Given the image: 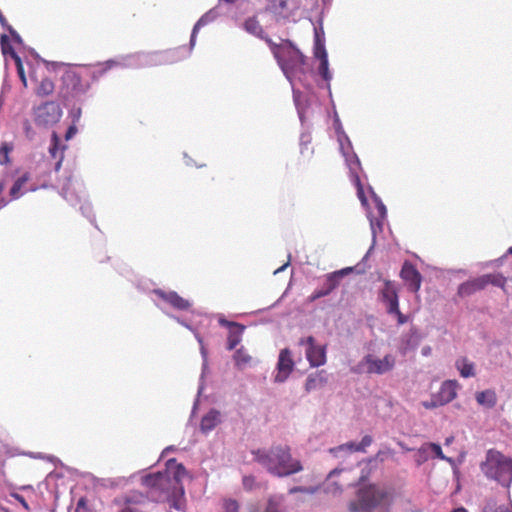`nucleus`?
<instances>
[{"mask_svg": "<svg viewBox=\"0 0 512 512\" xmlns=\"http://www.w3.org/2000/svg\"><path fill=\"white\" fill-rule=\"evenodd\" d=\"M186 474L182 464L170 459L164 471L148 474L143 477L142 482L153 501L168 502L172 508L180 510L184 502L182 480Z\"/></svg>", "mask_w": 512, "mask_h": 512, "instance_id": "nucleus-1", "label": "nucleus"}, {"mask_svg": "<svg viewBox=\"0 0 512 512\" xmlns=\"http://www.w3.org/2000/svg\"><path fill=\"white\" fill-rule=\"evenodd\" d=\"M256 462L276 477H286L302 471L299 460L294 459L287 445H273L269 450L259 449L253 452Z\"/></svg>", "mask_w": 512, "mask_h": 512, "instance_id": "nucleus-2", "label": "nucleus"}, {"mask_svg": "<svg viewBox=\"0 0 512 512\" xmlns=\"http://www.w3.org/2000/svg\"><path fill=\"white\" fill-rule=\"evenodd\" d=\"M393 491L377 484L365 485L358 489L357 500L349 504L350 512H373L380 508L388 512L393 503Z\"/></svg>", "mask_w": 512, "mask_h": 512, "instance_id": "nucleus-3", "label": "nucleus"}, {"mask_svg": "<svg viewBox=\"0 0 512 512\" xmlns=\"http://www.w3.org/2000/svg\"><path fill=\"white\" fill-rule=\"evenodd\" d=\"M266 43L289 80L304 74L306 58L289 40H282L277 44L271 39H266Z\"/></svg>", "mask_w": 512, "mask_h": 512, "instance_id": "nucleus-4", "label": "nucleus"}, {"mask_svg": "<svg viewBox=\"0 0 512 512\" xmlns=\"http://www.w3.org/2000/svg\"><path fill=\"white\" fill-rule=\"evenodd\" d=\"M482 472L501 485L508 487L512 482V459L504 456L499 451L490 449L486 454V460L481 464Z\"/></svg>", "mask_w": 512, "mask_h": 512, "instance_id": "nucleus-5", "label": "nucleus"}, {"mask_svg": "<svg viewBox=\"0 0 512 512\" xmlns=\"http://www.w3.org/2000/svg\"><path fill=\"white\" fill-rule=\"evenodd\" d=\"M88 89V84L84 83L81 76L74 70H66L61 76L59 86V98L68 102L84 95Z\"/></svg>", "mask_w": 512, "mask_h": 512, "instance_id": "nucleus-6", "label": "nucleus"}, {"mask_svg": "<svg viewBox=\"0 0 512 512\" xmlns=\"http://www.w3.org/2000/svg\"><path fill=\"white\" fill-rule=\"evenodd\" d=\"M395 362V357L391 354L385 355L382 359L368 354L363 358L361 365L367 373L381 375L391 371L395 366Z\"/></svg>", "mask_w": 512, "mask_h": 512, "instance_id": "nucleus-7", "label": "nucleus"}, {"mask_svg": "<svg viewBox=\"0 0 512 512\" xmlns=\"http://www.w3.org/2000/svg\"><path fill=\"white\" fill-rule=\"evenodd\" d=\"M62 116L61 108L55 102H46L35 110V122L40 126H51Z\"/></svg>", "mask_w": 512, "mask_h": 512, "instance_id": "nucleus-8", "label": "nucleus"}, {"mask_svg": "<svg viewBox=\"0 0 512 512\" xmlns=\"http://www.w3.org/2000/svg\"><path fill=\"white\" fill-rule=\"evenodd\" d=\"M299 345H306V358L312 367H319L326 362V347L315 344L313 336L301 338Z\"/></svg>", "mask_w": 512, "mask_h": 512, "instance_id": "nucleus-9", "label": "nucleus"}, {"mask_svg": "<svg viewBox=\"0 0 512 512\" xmlns=\"http://www.w3.org/2000/svg\"><path fill=\"white\" fill-rule=\"evenodd\" d=\"M294 366L291 351L287 348L282 349L279 353L277 373L274 377V381L277 383L285 382L292 373Z\"/></svg>", "mask_w": 512, "mask_h": 512, "instance_id": "nucleus-10", "label": "nucleus"}, {"mask_svg": "<svg viewBox=\"0 0 512 512\" xmlns=\"http://www.w3.org/2000/svg\"><path fill=\"white\" fill-rule=\"evenodd\" d=\"M277 20L289 18L294 10L296 4L294 0H268L267 8Z\"/></svg>", "mask_w": 512, "mask_h": 512, "instance_id": "nucleus-11", "label": "nucleus"}, {"mask_svg": "<svg viewBox=\"0 0 512 512\" xmlns=\"http://www.w3.org/2000/svg\"><path fill=\"white\" fill-rule=\"evenodd\" d=\"M400 276L405 281L411 292L417 293L420 290L422 276L414 265L409 262H405L400 271Z\"/></svg>", "mask_w": 512, "mask_h": 512, "instance_id": "nucleus-12", "label": "nucleus"}, {"mask_svg": "<svg viewBox=\"0 0 512 512\" xmlns=\"http://www.w3.org/2000/svg\"><path fill=\"white\" fill-rule=\"evenodd\" d=\"M459 388L460 385L457 380H445L441 384L439 391L433 395L438 400V403L444 406L457 397V391Z\"/></svg>", "mask_w": 512, "mask_h": 512, "instance_id": "nucleus-13", "label": "nucleus"}, {"mask_svg": "<svg viewBox=\"0 0 512 512\" xmlns=\"http://www.w3.org/2000/svg\"><path fill=\"white\" fill-rule=\"evenodd\" d=\"M153 292L157 297L167 302L177 310H188L191 306L190 302L187 299H184L175 291L166 292L161 289H155Z\"/></svg>", "mask_w": 512, "mask_h": 512, "instance_id": "nucleus-14", "label": "nucleus"}, {"mask_svg": "<svg viewBox=\"0 0 512 512\" xmlns=\"http://www.w3.org/2000/svg\"><path fill=\"white\" fill-rule=\"evenodd\" d=\"M219 323L222 326H226L229 328V334L227 338V349L233 350L242 339V334L244 332L245 327L239 323L231 322L225 319H220Z\"/></svg>", "mask_w": 512, "mask_h": 512, "instance_id": "nucleus-15", "label": "nucleus"}, {"mask_svg": "<svg viewBox=\"0 0 512 512\" xmlns=\"http://www.w3.org/2000/svg\"><path fill=\"white\" fill-rule=\"evenodd\" d=\"M341 273H332L327 275L321 288L316 289L308 298L310 302H314L319 298L329 295L339 284L338 279Z\"/></svg>", "mask_w": 512, "mask_h": 512, "instance_id": "nucleus-16", "label": "nucleus"}, {"mask_svg": "<svg viewBox=\"0 0 512 512\" xmlns=\"http://www.w3.org/2000/svg\"><path fill=\"white\" fill-rule=\"evenodd\" d=\"M146 503V496L140 492H131L123 499V507L119 512H144L142 506Z\"/></svg>", "mask_w": 512, "mask_h": 512, "instance_id": "nucleus-17", "label": "nucleus"}, {"mask_svg": "<svg viewBox=\"0 0 512 512\" xmlns=\"http://www.w3.org/2000/svg\"><path fill=\"white\" fill-rule=\"evenodd\" d=\"M483 289H485V282L483 277L479 276L460 284L457 293L460 297H468Z\"/></svg>", "mask_w": 512, "mask_h": 512, "instance_id": "nucleus-18", "label": "nucleus"}, {"mask_svg": "<svg viewBox=\"0 0 512 512\" xmlns=\"http://www.w3.org/2000/svg\"><path fill=\"white\" fill-rule=\"evenodd\" d=\"M221 422V415L217 410H210L205 414L200 423V429L203 433L212 431Z\"/></svg>", "mask_w": 512, "mask_h": 512, "instance_id": "nucleus-19", "label": "nucleus"}, {"mask_svg": "<svg viewBox=\"0 0 512 512\" xmlns=\"http://www.w3.org/2000/svg\"><path fill=\"white\" fill-rule=\"evenodd\" d=\"M476 402L485 408L491 409L497 404L496 392L492 389L477 392L475 394Z\"/></svg>", "mask_w": 512, "mask_h": 512, "instance_id": "nucleus-20", "label": "nucleus"}, {"mask_svg": "<svg viewBox=\"0 0 512 512\" xmlns=\"http://www.w3.org/2000/svg\"><path fill=\"white\" fill-rule=\"evenodd\" d=\"M386 304V311L390 315H395L397 317V322L399 325H403L408 321L407 316L402 314L399 309V298L394 297L388 301L384 302Z\"/></svg>", "mask_w": 512, "mask_h": 512, "instance_id": "nucleus-21", "label": "nucleus"}, {"mask_svg": "<svg viewBox=\"0 0 512 512\" xmlns=\"http://www.w3.org/2000/svg\"><path fill=\"white\" fill-rule=\"evenodd\" d=\"M455 366L463 378L475 376V365L467 357L458 358Z\"/></svg>", "mask_w": 512, "mask_h": 512, "instance_id": "nucleus-22", "label": "nucleus"}, {"mask_svg": "<svg viewBox=\"0 0 512 512\" xmlns=\"http://www.w3.org/2000/svg\"><path fill=\"white\" fill-rule=\"evenodd\" d=\"M282 502L281 496L272 495L267 499L264 510H260L257 506H251L249 512H281Z\"/></svg>", "mask_w": 512, "mask_h": 512, "instance_id": "nucleus-23", "label": "nucleus"}, {"mask_svg": "<svg viewBox=\"0 0 512 512\" xmlns=\"http://www.w3.org/2000/svg\"><path fill=\"white\" fill-rule=\"evenodd\" d=\"M244 29L248 33H250L260 39H263L265 41H266V39H270L269 37H267L264 34L263 28L256 17H250V18L246 19V21L244 22Z\"/></svg>", "mask_w": 512, "mask_h": 512, "instance_id": "nucleus-24", "label": "nucleus"}, {"mask_svg": "<svg viewBox=\"0 0 512 512\" xmlns=\"http://www.w3.org/2000/svg\"><path fill=\"white\" fill-rule=\"evenodd\" d=\"M326 382L327 378L325 376V371H318L308 376L305 383V389L307 392H310L312 390L324 386Z\"/></svg>", "mask_w": 512, "mask_h": 512, "instance_id": "nucleus-25", "label": "nucleus"}, {"mask_svg": "<svg viewBox=\"0 0 512 512\" xmlns=\"http://www.w3.org/2000/svg\"><path fill=\"white\" fill-rule=\"evenodd\" d=\"M315 55H316V57H318L320 59V65H319L320 75L322 76V78L325 81H327V82L330 81L331 74H330L329 68H328V57H327V53H326L325 49L324 48H321V50L317 49Z\"/></svg>", "mask_w": 512, "mask_h": 512, "instance_id": "nucleus-26", "label": "nucleus"}, {"mask_svg": "<svg viewBox=\"0 0 512 512\" xmlns=\"http://www.w3.org/2000/svg\"><path fill=\"white\" fill-rule=\"evenodd\" d=\"M217 17V13L214 10H210L207 13H205L195 24L192 35H191V45H194L196 34L198 30L202 27L207 25L208 23L214 21Z\"/></svg>", "mask_w": 512, "mask_h": 512, "instance_id": "nucleus-27", "label": "nucleus"}, {"mask_svg": "<svg viewBox=\"0 0 512 512\" xmlns=\"http://www.w3.org/2000/svg\"><path fill=\"white\" fill-rule=\"evenodd\" d=\"M55 86L53 81L48 78L44 77L39 82L38 86L35 89V93L39 97H46L51 95L54 92Z\"/></svg>", "mask_w": 512, "mask_h": 512, "instance_id": "nucleus-28", "label": "nucleus"}, {"mask_svg": "<svg viewBox=\"0 0 512 512\" xmlns=\"http://www.w3.org/2000/svg\"><path fill=\"white\" fill-rule=\"evenodd\" d=\"M233 359H234L235 365L239 369L245 368L246 366L250 365V363L252 362V357L249 355L247 350L243 347L236 350V352L233 355Z\"/></svg>", "mask_w": 512, "mask_h": 512, "instance_id": "nucleus-29", "label": "nucleus"}, {"mask_svg": "<svg viewBox=\"0 0 512 512\" xmlns=\"http://www.w3.org/2000/svg\"><path fill=\"white\" fill-rule=\"evenodd\" d=\"M398 296V291L395 284L390 280L384 281V286L380 292V297L383 302L388 301Z\"/></svg>", "mask_w": 512, "mask_h": 512, "instance_id": "nucleus-30", "label": "nucleus"}, {"mask_svg": "<svg viewBox=\"0 0 512 512\" xmlns=\"http://www.w3.org/2000/svg\"><path fill=\"white\" fill-rule=\"evenodd\" d=\"M482 277L485 282V288L489 284H492L494 286L501 287V288H504L506 285V278L499 273L485 274V275H482Z\"/></svg>", "mask_w": 512, "mask_h": 512, "instance_id": "nucleus-31", "label": "nucleus"}, {"mask_svg": "<svg viewBox=\"0 0 512 512\" xmlns=\"http://www.w3.org/2000/svg\"><path fill=\"white\" fill-rule=\"evenodd\" d=\"M29 179H30L29 174L24 173L21 177H19L15 181V183L13 184V186L10 189V196L13 199H17L20 197V195H21L20 191L23 188V186L28 182Z\"/></svg>", "mask_w": 512, "mask_h": 512, "instance_id": "nucleus-32", "label": "nucleus"}, {"mask_svg": "<svg viewBox=\"0 0 512 512\" xmlns=\"http://www.w3.org/2000/svg\"><path fill=\"white\" fill-rule=\"evenodd\" d=\"M428 451H431L432 453H434V455L439 459H445V456L443 455L441 446L436 443H425L419 449L420 453H427Z\"/></svg>", "mask_w": 512, "mask_h": 512, "instance_id": "nucleus-33", "label": "nucleus"}, {"mask_svg": "<svg viewBox=\"0 0 512 512\" xmlns=\"http://www.w3.org/2000/svg\"><path fill=\"white\" fill-rule=\"evenodd\" d=\"M13 150V145L7 142H4L0 146V164L6 165L10 162L9 154Z\"/></svg>", "mask_w": 512, "mask_h": 512, "instance_id": "nucleus-34", "label": "nucleus"}, {"mask_svg": "<svg viewBox=\"0 0 512 512\" xmlns=\"http://www.w3.org/2000/svg\"><path fill=\"white\" fill-rule=\"evenodd\" d=\"M14 62H15V65H16V69H17V74L24 86V88H27V78H26V75H25V71H24V66H23V63H22V60L20 58L19 55H15L14 56Z\"/></svg>", "mask_w": 512, "mask_h": 512, "instance_id": "nucleus-35", "label": "nucleus"}, {"mask_svg": "<svg viewBox=\"0 0 512 512\" xmlns=\"http://www.w3.org/2000/svg\"><path fill=\"white\" fill-rule=\"evenodd\" d=\"M0 43L3 54H9L14 60V56L18 54L14 51L13 47L8 43V37L6 35H1Z\"/></svg>", "mask_w": 512, "mask_h": 512, "instance_id": "nucleus-36", "label": "nucleus"}, {"mask_svg": "<svg viewBox=\"0 0 512 512\" xmlns=\"http://www.w3.org/2000/svg\"><path fill=\"white\" fill-rule=\"evenodd\" d=\"M357 445L358 444H356L354 442H347L345 444H342V445H339L337 447L331 448L330 449V453L336 454V453H338L340 451H343V450H348L349 452H360L357 449Z\"/></svg>", "mask_w": 512, "mask_h": 512, "instance_id": "nucleus-37", "label": "nucleus"}, {"mask_svg": "<svg viewBox=\"0 0 512 512\" xmlns=\"http://www.w3.org/2000/svg\"><path fill=\"white\" fill-rule=\"evenodd\" d=\"M224 512H239V503L234 499H226L223 501Z\"/></svg>", "mask_w": 512, "mask_h": 512, "instance_id": "nucleus-38", "label": "nucleus"}, {"mask_svg": "<svg viewBox=\"0 0 512 512\" xmlns=\"http://www.w3.org/2000/svg\"><path fill=\"white\" fill-rule=\"evenodd\" d=\"M483 512H512V506L510 505H500L498 507L487 506L484 508Z\"/></svg>", "mask_w": 512, "mask_h": 512, "instance_id": "nucleus-39", "label": "nucleus"}, {"mask_svg": "<svg viewBox=\"0 0 512 512\" xmlns=\"http://www.w3.org/2000/svg\"><path fill=\"white\" fill-rule=\"evenodd\" d=\"M372 437L370 435H366L362 438L361 442L358 443L357 445V449L360 451V452H365L366 451V448L368 446H370L372 444Z\"/></svg>", "mask_w": 512, "mask_h": 512, "instance_id": "nucleus-40", "label": "nucleus"}, {"mask_svg": "<svg viewBox=\"0 0 512 512\" xmlns=\"http://www.w3.org/2000/svg\"><path fill=\"white\" fill-rule=\"evenodd\" d=\"M242 484L245 490H252L255 487V477L251 475L244 476L242 479Z\"/></svg>", "mask_w": 512, "mask_h": 512, "instance_id": "nucleus-41", "label": "nucleus"}, {"mask_svg": "<svg viewBox=\"0 0 512 512\" xmlns=\"http://www.w3.org/2000/svg\"><path fill=\"white\" fill-rule=\"evenodd\" d=\"M58 144H59V138L56 134V132H53L52 134V145L50 147V153L53 157H56V153H57V150H58Z\"/></svg>", "mask_w": 512, "mask_h": 512, "instance_id": "nucleus-42", "label": "nucleus"}, {"mask_svg": "<svg viewBox=\"0 0 512 512\" xmlns=\"http://www.w3.org/2000/svg\"><path fill=\"white\" fill-rule=\"evenodd\" d=\"M11 496L15 500H17L26 511H30V506L22 495H20L18 493H11Z\"/></svg>", "mask_w": 512, "mask_h": 512, "instance_id": "nucleus-43", "label": "nucleus"}, {"mask_svg": "<svg viewBox=\"0 0 512 512\" xmlns=\"http://www.w3.org/2000/svg\"><path fill=\"white\" fill-rule=\"evenodd\" d=\"M423 406L426 408V409H434V408H437V407H440L442 406L441 404L438 403V400L436 399V397L434 395H432L431 397V400L430 401H425L423 402Z\"/></svg>", "mask_w": 512, "mask_h": 512, "instance_id": "nucleus-44", "label": "nucleus"}, {"mask_svg": "<svg viewBox=\"0 0 512 512\" xmlns=\"http://www.w3.org/2000/svg\"><path fill=\"white\" fill-rule=\"evenodd\" d=\"M23 128L26 136L29 139H32L34 137V130L31 126V123L28 120H25V122L23 123Z\"/></svg>", "mask_w": 512, "mask_h": 512, "instance_id": "nucleus-45", "label": "nucleus"}, {"mask_svg": "<svg viewBox=\"0 0 512 512\" xmlns=\"http://www.w3.org/2000/svg\"><path fill=\"white\" fill-rule=\"evenodd\" d=\"M354 182H355V184L357 186L358 195L361 198H363L364 197L363 187H362L361 180H360L358 175L354 176Z\"/></svg>", "mask_w": 512, "mask_h": 512, "instance_id": "nucleus-46", "label": "nucleus"}, {"mask_svg": "<svg viewBox=\"0 0 512 512\" xmlns=\"http://www.w3.org/2000/svg\"><path fill=\"white\" fill-rule=\"evenodd\" d=\"M7 30L9 31V33L11 34V36L15 42H18V43L22 42L20 35L11 26H7Z\"/></svg>", "mask_w": 512, "mask_h": 512, "instance_id": "nucleus-47", "label": "nucleus"}, {"mask_svg": "<svg viewBox=\"0 0 512 512\" xmlns=\"http://www.w3.org/2000/svg\"><path fill=\"white\" fill-rule=\"evenodd\" d=\"M76 132H77V128L75 126H70L65 135L66 139L68 140V139L72 138L76 134Z\"/></svg>", "mask_w": 512, "mask_h": 512, "instance_id": "nucleus-48", "label": "nucleus"}, {"mask_svg": "<svg viewBox=\"0 0 512 512\" xmlns=\"http://www.w3.org/2000/svg\"><path fill=\"white\" fill-rule=\"evenodd\" d=\"M302 491H304V489H303L302 487H293V488H291V489L289 490V493H290V494H295V493H297V492H302Z\"/></svg>", "mask_w": 512, "mask_h": 512, "instance_id": "nucleus-49", "label": "nucleus"}, {"mask_svg": "<svg viewBox=\"0 0 512 512\" xmlns=\"http://www.w3.org/2000/svg\"><path fill=\"white\" fill-rule=\"evenodd\" d=\"M7 205V201L4 198L0 199V210Z\"/></svg>", "mask_w": 512, "mask_h": 512, "instance_id": "nucleus-50", "label": "nucleus"}, {"mask_svg": "<svg viewBox=\"0 0 512 512\" xmlns=\"http://www.w3.org/2000/svg\"><path fill=\"white\" fill-rule=\"evenodd\" d=\"M430 350H431V349H430V347H424V348L422 349V353H423V355H428V354L430 353Z\"/></svg>", "mask_w": 512, "mask_h": 512, "instance_id": "nucleus-51", "label": "nucleus"}, {"mask_svg": "<svg viewBox=\"0 0 512 512\" xmlns=\"http://www.w3.org/2000/svg\"><path fill=\"white\" fill-rule=\"evenodd\" d=\"M452 512H467V511L464 508H457V509L453 510Z\"/></svg>", "mask_w": 512, "mask_h": 512, "instance_id": "nucleus-52", "label": "nucleus"}, {"mask_svg": "<svg viewBox=\"0 0 512 512\" xmlns=\"http://www.w3.org/2000/svg\"><path fill=\"white\" fill-rule=\"evenodd\" d=\"M4 188H5L4 183L0 182V194L3 192Z\"/></svg>", "mask_w": 512, "mask_h": 512, "instance_id": "nucleus-53", "label": "nucleus"}, {"mask_svg": "<svg viewBox=\"0 0 512 512\" xmlns=\"http://www.w3.org/2000/svg\"><path fill=\"white\" fill-rule=\"evenodd\" d=\"M82 505H84V499H80V500L78 501V507H80V506H82Z\"/></svg>", "mask_w": 512, "mask_h": 512, "instance_id": "nucleus-54", "label": "nucleus"}, {"mask_svg": "<svg viewBox=\"0 0 512 512\" xmlns=\"http://www.w3.org/2000/svg\"><path fill=\"white\" fill-rule=\"evenodd\" d=\"M508 252L512 254V246L509 248Z\"/></svg>", "mask_w": 512, "mask_h": 512, "instance_id": "nucleus-55", "label": "nucleus"}, {"mask_svg": "<svg viewBox=\"0 0 512 512\" xmlns=\"http://www.w3.org/2000/svg\"><path fill=\"white\" fill-rule=\"evenodd\" d=\"M335 473H336V470L332 471V472L330 473V476H331V475H333V474H335Z\"/></svg>", "mask_w": 512, "mask_h": 512, "instance_id": "nucleus-56", "label": "nucleus"}]
</instances>
